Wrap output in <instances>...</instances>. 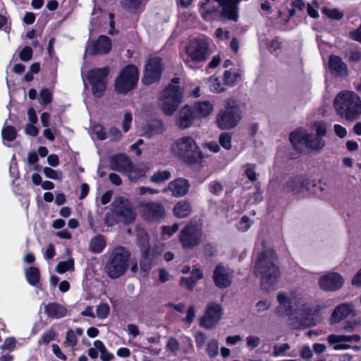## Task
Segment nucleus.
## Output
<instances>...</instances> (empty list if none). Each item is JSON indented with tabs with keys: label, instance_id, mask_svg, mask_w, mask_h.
<instances>
[{
	"label": "nucleus",
	"instance_id": "nucleus-1",
	"mask_svg": "<svg viewBox=\"0 0 361 361\" xmlns=\"http://www.w3.org/2000/svg\"><path fill=\"white\" fill-rule=\"evenodd\" d=\"M276 312L280 316H288L294 328L299 329L316 324L313 308L303 295L297 290L279 291Z\"/></svg>",
	"mask_w": 361,
	"mask_h": 361
},
{
	"label": "nucleus",
	"instance_id": "nucleus-2",
	"mask_svg": "<svg viewBox=\"0 0 361 361\" xmlns=\"http://www.w3.org/2000/svg\"><path fill=\"white\" fill-rule=\"evenodd\" d=\"M263 250L257 257L254 273L260 279V286L267 291L275 289L281 276L279 267L276 265V254L270 248L264 247V241L262 242Z\"/></svg>",
	"mask_w": 361,
	"mask_h": 361
},
{
	"label": "nucleus",
	"instance_id": "nucleus-3",
	"mask_svg": "<svg viewBox=\"0 0 361 361\" xmlns=\"http://www.w3.org/2000/svg\"><path fill=\"white\" fill-rule=\"evenodd\" d=\"M334 106L341 117L349 121L357 119L361 115V99L351 91L339 92L334 99Z\"/></svg>",
	"mask_w": 361,
	"mask_h": 361
},
{
	"label": "nucleus",
	"instance_id": "nucleus-4",
	"mask_svg": "<svg viewBox=\"0 0 361 361\" xmlns=\"http://www.w3.org/2000/svg\"><path fill=\"white\" fill-rule=\"evenodd\" d=\"M172 154L185 163L195 164L200 162L204 155L196 141L191 136H183L173 142Z\"/></svg>",
	"mask_w": 361,
	"mask_h": 361
},
{
	"label": "nucleus",
	"instance_id": "nucleus-5",
	"mask_svg": "<svg viewBox=\"0 0 361 361\" xmlns=\"http://www.w3.org/2000/svg\"><path fill=\"white\" fill-rule=\"evenodd\" d=\"M130 252L124 247L118 246L110 253L104 267L105 273L113 279L123 276L128 268Z\"/></svg>",
	"mask_w": 361,
	"mask_h": 361
},
{
	"label": "nucleus",
	"instance_id": "nucleus-6",
	"mask_svg": "<svg viewBox=\"0 0 361 361\" xmlns=\"http://www.w3.org/2000/svg\"><path fill=\"white\" fill-rule=\"evenodd\" d=\"M241 118L240 105L235 99L231 98L226 102L224 108L218 112L216 123L222 130L231 129L238 124Z\"/></svg>",
	"mask_w": 361,
	"mask_h": 361
},
{
	"label": "nucleus",
	"instance_id": "nucleus-7",
	"mask_svg": "<svg viewBox=\"0 0 361 361\" xmlns=\"http://www.w3.org/2000/svg\"><path fill=\"white\" fill-rule=\"evenodd\" d=\"M290 141L298 150L301 149V146L305 145L312 152H319L326 145V141L322 137L314 135L312 133H308L304 130H298L290 134Z\"/></svg>",
	"mask_w": 361,
	"mask_h": 361
},
{
	"label": "nucleus",
	"instance_id": "nucleus-8",
	"mask_svg": "<svg viewBox=\"0 0 361 361\" xmlns=\"http://www.w3.org/2000/svg\"><path fill=\"white\" fill-rule=\"evenodd\" d=\"M180 78H174L171 83L163 91L160 104L166 115H172L182 102V91L178 85Z\"/></svg>",
	"mask_w": 361,
	"mask_h": 361
},
{
	"label": "nucleus",
	"instance_id": "nucleus-9",
	"mask_svg": "<svg viewBox=\"0 0 361 361\" xmlns=\"http://www.w3.org/2000/svg\"><path fill=\"white\" fill-rule=\"evenodd\" d=\"M138 78L139 71L136 66L133 65L126 66L116 78V92L119 94H126L136 86Z\"/></svg>",
	"mask_w": 361,
	"mask_h": 361
},
{
	"label": "nucleus",
	"instance_id": "nucleus-10",
	"mask_svg": "<svg viewBox=\"0 0 361 361\" xmlns=\"http://www.w3.org/2000/svg\"><path fill=\"white\" fill-rule=\"evenodd\" d=\"M203 240V233L195 224H188L179 233V241L184 249H192Z\"/></svg>",
	"mask_w": 361,
	"mask_h": 361
},
{
	"label": "nucleus",
	"instance_id": "nucleus-11",
	"mask_svg": "<svg viewBox=\"0 0 361 361\" xmlns=\"http://www.w3.org/2000/svg\"><path fill=\"white\" fill-rule=\"evenodd\" d=\"M109 68L104 67L102 68H94L87 73V80L92 85V90L95 97H101L106 88V77Z\"/></svg>",
	"mask_w": 361,
	"mask_h": 361
},
{
	"label": "nucleus",
	"instance_id": "nucleus-12",
	"mask_svg": "<svg viewBox=\"0 0 361 361\" xmlns=\"http://www.w3.org/2000/svg\"><path fill=\"white\" fill-rule=\"evenodd\" d=\"M188 59L185 63L194 68L193 63L204 61L210 55L209 44L206 40H196L190 43L187 48Z\"/></svg>",
	"mask_w": 361,
	"mask_h": 361
},
{
	"label": "nucleus",
	"instance_id": "nucleus-13",
	"mask_svg": "<svg viewBox=\"0 0 361 361\" xmlns=\"http://www.w3.org/2000/svg\"><path fill=\"white\" fill-rule=\"evenodd\" d=\"M112 204L118 221L126 224L134 221L136 213L128 200L120 197L115 200Z\"/></svg>",
	"mask_w": 361,
	"mask_h": 361
},
{
	"label": "nucleus",
	"instance_id": "nucleus-14",
	"mask_svg": "<svg viewBox=\"0 0 361 361\" xmlns=\"http://www.w3.org/2000/svg\"><path fill=\"white\" fill-rule=\"evenodd\" d=\"M223 315V309L219 304L210 302L207 305L204 314L201 317L200 325L211 329L216 326Z\"/></svg>",
	"mask_w": 361,
	"mask_h": 361
},
{
	"label": "nucleus",
	"instance_id": "nucleus-15",
	"mask_svg": "<svg viewBox=\"0 0 361 361\" xmlns=\"http://www.w3.org/2000/svg\"><path fill=\"white\" fill-rule=\"evenodd\" d=\"M163 71L161 59L158 56L149 58L145 67L142 82L145 85H150L158 81Z\"/></svg>",
	"mask_w": 361,
	"mask_h": 361
},
{
	"label": "nucleus",
	"instance_id": "nucleus-16",
	"mask_svg": "<svg viewBox=\"0 0 361 361\" xmlns=\"http://www.w3.org/2000/svg\"><path fill=\"white\" fill-rule=\"evenodd\" d=\"M234 276V271L223 264L216 266L213 272V281L219 288L229 287Z\"/></svg>",
	"mask_w": 361,
	"mask_h": 361
},
{
	"label": "nucleus",
	"instance_id": "nucleus-17",
	"mask_svg": "<svg viewBox=\"0 0 361 361\" xmlns=\"http://www.w3.org/2000/svg\"><path fill=\"white\" fill-rule=\"evenodd\" d=\"M140 215L146 220H157L163 218L165 214V208L159 202H142L138 205Z\"/></svg>",
	"mask_w": 361,
	"mask_h": 361
},
{
	"label": "nucleus",
	"instance_id": "nucleus-18",
	"mask_svg": "<svg viewBox=\"0 0 361 361\" xmlns=\"http://www.w3.org/2000/svg\"><path fill=\"white\" fill-rule=\"evenodd\" d=\"M110 168L113 171L127 174L130 180H135L137 178L133 176L135 171L133 170L130 159L123 154H118L111 157Z\"/></svg>",
	"mask_w": 361,
	"mask_h": 361
},
{
	"label": "nucleus",
	"instance_id": "nucleus-19",
	"mask_svg": "<svg viewBox=\"0 0 361 361\" xmlns=\"http://www.w3.org/2000/svg\"><path fill=\"white\" fill-rule=\"evenodd\" d=\"M344 283L343 276L337 272H329L318 280L319 288L325 291H336L341 288Z\"/></svg>",
	"mask_w": 361,
	"mask_h": 361
},
{
	"label": "nucleus",
	"instance_id": "nucleus-20",
	"mask_svg": "<svg viewBox=\"0 0 361 361\" xmlns=\"http://www.w3.org/2000/svg\"><path fill=\"white\" fill-rule=\"evenodd\" d=\"M310 180L305 176H298L289 178L283 186V190L297 195L308 189Z\"/></svg>",
	"mask_w": 361,
	"mask_h": 361
},
{
	"label": "nucleus",
	"instance_id": "nucleus-21",
	"mask_svg": "<svg viewBox=\"0 0 361 361\" xmlns=\"http://www.w3.org/2000/svg\"><path fill=\"white\" fill-rule=\"evenodd\" d=\"M189 188L190 184L186 179L177 178L171 181L163 192H171L173 197H183L188 193Z\"/></svg>",
	"mask_w": 361,
	"mask_h": 361
},
{
	"label": "nucleus",
	"instance_id": "nucleus-22",
	"mask_svg": "<svg viewBox=\"0 0 361 361\" xmlns=\"http://www.w3.org/2000/svg\"><path fill=\"white\" fill-rule=\"evenodd\" d=\"M111 49V40L105 35H101L97 40L94 43L92 48L87 49L92 55H102L106 54L110 51Z\"/></svg>",
	"mask_w": 361,
	"mask_h": 361
},
{
	"label": "nucleus",
	"instance_id": "nucleus-23",
	"mask_svg": "<svg viewBox=\"0 0 361 361\" xmlns=\"http://www.w3.org/2000/svg\"><path fill=\"white\" fill-rule=\"evenodd\" d=\"M354 307L350 303H342L336 306L331 316V323L336 324L353 314Z\"/></svg>",
	"mask_w": 361,
	"mask_h": 361
},
{
	"label": "nucleus",
	"instance_id": "nucleus-24",
	"mask_svg": "<svg viewBox=\"0 0 361 361\" xmlns=\"http://www.w3.org/2000/svg\"><path fill=\"white\" fill-rule=\"evenodd\" d=\"M329 68L331 73L337 77L345 76L348 74L347 65L336 55H331L329 59Z\"/></svg>",
	"mask_w": 361,
	"mask_h": 361
},
{
	"label": "nucleus",
	"instance_id": "nucleus-25",
	"mask_svg": "<svg viewBox=\"0 0 361 361\" xmlns=\"http://www.w3.org/2000/svg\"><path fill=\"white\" fill-rule=\"evenodd\" d=\"M164 131V127L162 122L154 120L146 123L142 127L141 135L145 137L151 138L163 133Z\"/></svg>",
	"mask_w": 361,
	"mask_h": 361
},
{
	"label": "nucleus",
	"instance_id": "nucleus-26",
	"mask_svg": "<svg viewBox=\"0 0 361 361\" xmlns=\"http://www.w3.org/2000/svg\"><path fill=\"white\" fill-rule=\"evenodd\" d=\"M197 117L192 106L188 105L183 107L179 113L178 126L182 129L189 128Z\"/></svg>",
	"mask_w": 361,
	"mask_h": 361
},
{
	"label": "nucleus",
	"instance_id": "nucleus-27",
	"mask_svg": "<svg viewBox=\"0 0 361 361\" xmlns=\"http://www.w3.org/2000/svg\"><path fill=\"white\" fill-rule=\"evenodd\" d=\"M192 108L197 119L207 118L214 111V106L209 101L197 102L192 106Z\"/></svg>",
	"mask_w": 361,
	"mask_h": 361
},
{
	"label": "nucleus",
	"instance_id": "nucleus-28",
	"mask_svg": "<svg viewBox=\"0 0 361 361\" xmlns=\"http://www.w3.org/2000/svg\"><path fill=\"white\" fill-rule=\"evenodd\" d=\"M67 308L58 302H49L44 308L45 314L51 319H61L67 314Z\"/></svg>",
	"mask_w": 361,
	"mask_h": 361
},
{
	"label": "nucleus",
	"instance_id": "nucleus-29",
	"mask_svg": "<svg viewBox=\"0 0 361 361\" xmlns=\"http://www.w3.org/2000/svg\"><path fill=\"white\" fill-rule=\"evenodd\" d=\"M327 341L335 350H345L351 348L346 335L331 334L327 336Z\"/></svg>",
	"mask_w": 361,
	"mask_h": 361
},
{
	"label": "nucleus",
	"instance_id": "nucleus-30",
	"mask_svg": "<svg viewBox=\"0 0 361 361\" xmlns=\"http://www.w3.org/2000/svg\"><path fill=\"white\" fill-rule=\"evenodd\" d=\"M192 205L187 200L178 201L173 207L174 215L179 219L185 218L192 213Z\"/></svg>",
	"mask_w": 361,
	"mask_h": 361
},
{
	"label": "nucleus",
	"instance_id": "nucleus-31",
	"mask_svg": "<svg viewBox=\"0 0 361 361\" xmlns=\"http://www.w3.org/2000/svg\"><path fill=\"white\" fill-rule=\"evenodd\" d=\"M83 334V330L80 327H78L75 330L69 329L66 331L63 346L66 348H74L78 342V336Z\"/></svg>",
	"mask_w": 361,
	"mask_h": 361
},
{
	"label": "nucleus",
	"instance_id": "nucleus-32",
	"mask_svg": "<svg viewBox=\"0 0 361 361\" xmlns=\"http://www.w3.org/2000/svg\"><path fill=\"white\" fill-rule=\"evenodd\" d=\"M241 80V72L239 71L227 70L224 73V84L226 86H234Z\"/></svg>",
	"mask_w": 361,
	"mask_h": 361
},
{
	"label": "nucleus",
	"instance_id": "nucleus-33",
	"mask_svg": "<svg viewBox=\"0 0 361 361\" xmlns=\"http://www.w3.org/2000/svg\"><path fill=\"white\" fill-rule=\"evenodd\" d=\"M106 242L104 238L98 235L92 238L90 242V250L94 253H100L105 247Z\"/></svg>",
	"mask_w": 361,
	"mask_h": 361
},
{
	"label": "nucleus",
	"instance_id": "nucleus-34",
	"mask_svg": "<svg viewBox=\"0 0 361 361\" xmlns=\"http://www.w3.org/2000/svg\"><path fill=\"white\" fill-rule=\"evenodd\" d=\"M27 281L32 286H36L39 282L40 273L37 267H31L25 271Z\"/></svg>",
	"mask_w": 361,
	"mask_h": 361
},
{
	"label": "nucleus",
	"instance_id": "nucleus-35",
	"mask_svg": "<svg viewBox=\"0 0 361 361\" xmlns=\"http://www.w3.org/2000/svg\"><path fill=\"white\" fill-rule=\"evenodd\" d=\"M137 245L140 247V252H149L150 245L148 235L143 230H140L137 233Z\"/></svg>",
	"mask_w": 361,
	"mask_h": 361
},
{
	"label": "nucleus",
	"instance_id": "nucleus-36",
	"mask_svg": "<svg viewBox=\"0 0 361 361\" xmlns=\"http://www.w3.org/2000/svg\"><path fill=\"white\" fill-rule=\"evenodd\" d=\"M154 257L151 255L150 252H141L140 259V269L145 272L149 271L152 267V261Z\"/></svg>",
	"mask_w": 361,
	"mask_h": 361
},
{
	"label": "nucleus",
	"instance_id": "nucleus-37",
	"mask_svg": "<svg viewBox=\"0 0 361 361\" xmlns=\"http://www.w3.org/2000/svg\"><path fill=\"white\" fill-rule=\"evenodd\" d=\"M171 172L168 170L158 171L150 176L149 180L154 183H161L171 178Z\"/></svg>",
	"mask_w": 361,
	"mask_h": 361
},
{
	"label": "nucleus",
	"instance_id": "nucleus-38",
	"mask_svg": "<svg viewBox=\"0 0 361 361\" xmlns=\"http://www.w3.org/2000/svg\"><path fill=\"white\" fill-rule=\"evenodd\" d=\"M312 132H314L315 135L324 137L326 135V124L322 121L312 123L310 126Z\"/></svg>",
	"mask_w": 361,
	"mask_h": 361
},
{
	"label": "nucleus",
	"instance_id": "nucleus-39",
	"mask_svg": "<svg viewBox=\"0 0 361 361\" xmlns=\"http://www.w3.org/2000/svg\"><path fill=\"white\" fill-rule=\"evenodd\" d=\"M322 12L326 15L329 19L334 20H340L344 16L343 12L338 8H329L327 7H324L322 9Z\"/></svg>",
	"mask_w": 361,
	"mask_h": 361
},
{
	"label": "nucleus",
	"instance_id": "nucleus-40",
	"mask_svg": "<svg viewBox=\"0 0 361 361\" xmlns=\"http://www.w3.org/2000/svg\"><path fill=\"white\" fill-rule=\"evenodd\" d=\"M206 352L211 358L215 357L219 353V343L216 339H210L206 345Z\"/></svg>",
	"mask_w": 361,
	"mask_h": 361
},
{
	"label": "nucleus",
	"instance_id": "nucleus-41",
	"mask_svg": "<svg viewBox=\"0 0 361 361\" xmlns=\"http://www.w3.org/2000/svg\"><path fill=\"white\" fill-rule=\"evenodd\" d=\"M56 270L59 274H63L68 271H73L74 270L73 259H69L67 261L60 262L57 264Z\"/></svg>",
	"mask_w": 361,
	"mask_h": 361
},
{
	"label": "nucleus",
	"instance_id": "nucleus-42",
	"mask_svg": "<svg viewBox=\"0 0 361 361\" xmlns=\"http://www.w3.org/2000/svg\"><path fill=\"white\" fill-rule=\"evenodd\" d=\"M224 85L217 77L212 76L209 78V89L213 92L219 93L224 91Z\"/></svg>",
	"mask_w": 361,
	"mask_h": 361
},
{
	"label": "nucleus",
	"instance_id": "nucleus-43",
	"mask_svg": "<svg viewBox=\"0 0 361 361\" xmlns=\"http://www.w3.org/2000/svg\"><path fill=\"white\" fill-rule=\"evenodd\" d=\"M1 135L4 140L13 141L16 137L17 132L13 126H7L2 129Z\"/></svg>",
	"mask_w": 361,
	"mask_h": 361
},
{
	"label": "nucleus",
	"instance_id": "nucleus-44",
	"mask_svg": "<svg viewBox=\"0 0 361 361\" xmlns=\"http://www.w3.org/2000/svg\"><path fill=\"white\" fill-rule=\"evenodd\" d=\"M110 311L109 305L105 302H100L96 308V314L97 317L99 319H106Z\"/></svg>",
	"mask_w": 361,
	"mask_h": 361
},
{
	"label": "nucleus",
	"instance_id": "nucleus-45",
	"mask_svg": "<svg viewBox=\"0 0 361 361\" xmlns=\"http://www.w3.org/2000/svg\"><path fill=\"white\" fill-rule=\"evenodd\" d=\"M166 348L175 355L180 350V343L175 337L171 336L168 339Z\"/></svg>",
	"mask_w": 361,
	"mask_h": 361
},
{
	"label": "nucleus",
	"instance_id": "nucleus-46",
	"mask_svg": "<svg viewBox=\"0 0 361 361\" xmlns=\"http://www.w3.org/2000/svg\"><path fill=\"white\" fill-rule=\"evenodd\" d=\"M97 344L99 345L97 348L99 350L100 359L102 361H111L113 360L114 357V355L107 350L104 343L102 345L99 343Z\"/></svg>",
	"mask_w": 361,
	"mask_h": 361
},
{
	"label": "nucleus",
	"instance_id": "nucleus-47",
	"mask_svg": "<svg viewBox=\"0 0 361 361\" xmlns=\"http://www.w3.org/2000/svg\"><path fill=\"white\" fill-rule=\"evenodd\" d=\"M219 143L226 149L231 148V135L228 133H223L219 136Z\"/></svg>",
	"mask_w": 361,
	"mask_h": 361
},
{
	"label": "nucleus",
	"instance_id": "nucleus-48",
	"mask_svg": "<svg viewBox=\"0 0 361 361\" xmlns=\"http://www.w3.org/2000/svg\"><path fill=\"white\" fill-rule=\"evenodd\" d=\"M43 173L47 178L50 179L61 180L62 178V173L61 172L56 171L49 167H44L43 169Z\"/></svg>",
	"mask_w": 361,
	"mask_h": 361
},
{
	"label": "nucleus",
	"instance_id": "nucleus-49",
	"mask_svg": "<svg viewBox=\"0 0 361 361\" xmlns=\"http://www.w3.org/2000/svg\"><path fill=\"white\" fill-rule=\"evenodd\" d=\"M245 173L247 178L252 181L254 182L257 180V173L255 171V165L247 164L245 166Z\"/></svg>",
	"mask_w": 361,
	"mask_h": 361
},
{
	"label": "nucleus",
	"instance_id": "nucleus-50",
	"mask_svg": "<svg viewBox=\"0 0 361 361\" xmlns=\"http://www.w3.org/2000/svg\"><path fill=\"white\" fill-rule=\"evenodd\" d=\"M252 222L249 217L243 216L237 224L238 229L242 232L247 231L251 226Z\"/></svg>",
	"mask_w": 361,
	"mask_h": 361
},
{
	"label": "nucleus",
	"instance_id": "nucleus-51",
	"mask_svg": "<svg viewBox=\"0 0 361 361\" xmlns=\"http://www.w3.org/2000/svg\"><path fill=\"white\" fill-rule=\"evenodd\" d=\"M195 340L197 345V347L199 348H202L207 339V335L202 331H197L195 335Z\"/></svg>",
	"mask_w": 361,
	"mask_h": 361
},
{
	"label": "nucleus",
	"instance_id": "nucleus-52",
	"mask_svg": "<svg viewBox=\"0 0 361 361\" xmlns=\"http://www.w3.org/2000/svg\"><path fill=\"white\" fill-rule=\"evenodd\" d=\"M121 3L124 8L135 10L140 6L141 0H122Z\"/></svg>",
	"mask_w": 361,
	"mask_h": 361
},
{
	"label": "nucleus",
	"instance_id": "nucleus-53",
	"mask_svg": "<svg viewBox=\"0 0 361 361\" xmlns=\"http://www.w3.org/2000/svg\"><path fill=\"white\" fill-rule=\"evenodd\" d=\"M260 338L257 336L249 335L246 337V345L248 348H255L260 344Z\"/></svg>",
	"mask_w": 361,
	"mask_h": 361
},
{
	"label": "nucleus",
	"instance_id": "nucleus-54",
	"mask_svg": "<svg viewBox=\"0 0 361 361\" xmlns=\"http://www.w3.org/2000/svg\"><path fill=\"white\" fill-rule=\"evenodd\" d=\"M290 349V345L288 343H282L275 345L274 347L273 354L275 357L282 355L286 351Z\"/></svg>",
	"mask_w": 361,
	"mask_h": 361
},
{
	"label": "nucleus",
	"instance_id": "nucleus-55",
	"mask_svg": "<svg viewBox=\"0 0 361 361\" xmlns=\"http://www.w3.org/2000/svg\"><path fill=\"white\" fill-rule=\"evenodd\" d=\"M51 101V92L49 90L45 88L40 92V103L42 104H47Z\"/></svg>",
	"mask_w": 361,
	"mask_h": 361
},
{
	"label": "nucleus",
	"instance_id": "nucleus-56",
	"mask_svg": "<svg viewBox=\"0 0 361 361\" xmlns=\"http://www.w3.org/2000/svg\"><path fill=\"white\" fill-rule=\"evenodd\" d=\"M97 343H99L101 345L103 344V342L100 340H96L94 341L93 343V347L92 348H89L87 353H88V355L92 358V359H96L98 357V355H99V350L98 349L97 346L99 345H97Z\"/></svg>",
	"mask_w": 361,
	"mask_h": 361
},
{
	"label": "nucleus",
	"instance_id": "nucleus-57",
	"mask_svg": "<svg viewBox=\"0 0 361 361\" xmlns=\"http://www.w3.org/2000/svg\"><path fill=\"white\" fill-rule=\"evenodd\" d=\"M116 218L114 209H113L111 212H109L105 215L104 223L107 226H112L118 222V220Z\"/></svg>",
	"mask_w": 361,
	"mask_h": 361
},
{
	"label": "nucleus",
	"instance_id": "nucleus-58",
	"mask_svg": "<svg viewBox=\"0 0 361 361\" xmlns=\"http://www.w3.org/2000/svg\"><path fill=\"white\" fill-rule=\"evenodd\" d=\"M179 225L177 223L173 224L172 226H162V233L168 236L173 235L178 230Z\"/></svg>",
	"mask_w": 361,
	"mask_h": 361
},
{
	"label": "nucleus",
	"instance_id": "nucleus-59",
	"mask_svg": "<svg viewBox=\"0 0 361 361\" xmlns=\"http://www.w3.org/2000/svg\"><path fill=\"white\" fill-rule=\"evenodd\" d=\"M32 56V50L30 47H25L19 54L20 59L23 61H28Z\"/></svg>",
	"mask_w": 361,
	"mask_h": 361
},
{
	"label": "nucleus",
	"instance_id": "nucleus-60",
	"mask_svg": "<svg viewBox=\"0 0 361 361\" xmlns=\"http://www.w3.org/2000/svg\"><path fill=\"white\" fill-rule=\"evenodd\" d=\"M195 317V309L193 305H191L188 307L186 317L183 319V321L187 324H191Z\"/></svg>",
	"mask_w": 361,
	"mask_h": 361
},
{
	"label": "nucleus",
	"instance_id": "nucleus-61",
	"mask_svg": "<svg viewBox=\"0 0 361 361\" xmlns=\"http://www.w3.org/2000/svg\"><path fill=\"white\" fill-rule=\"evenodd\" d=\"M55 337V331L53 329H49L42 334L41 339L44 343L47 344L50 341L54 340Z\"/></svg>",
	"mask_w": 361,
	"mask_h": 361
},
{
	"label": "nucleus",
	"instance_id": "nucleus-62",
	"mask_svg": "<svg viewBox=\"0 0 361 361\" xmlns=\"http://www.w3.org/2000/svg\"><path fill=\"white\" fill-rule=\"evenodd\" d=\"M51 349L53 353L57 358L62 360L63 361H66L67 360L66 355L61 351L60 347L57 344H52Z\"/></svg>",
	"mask_w": 361,
	"mask_h": 361
},
{
	"label": "nucleus",
	"instance_id": "nucleus-63",
	"mask_svg": "<svg viewBox=\"0 0 361 361\" xmlns=\"http://www.w3.org/2000/svg\"><path fill=\"white\" fill-rule=\"evenodd\" d=\"M16 347V340L13 338H6L3 345L1 346V348L3 350H12Z\"/></svg>",
	"mask_w": 361,
	"mask_h": 361
},
{
	"label": "nucleus",
	"instance_id": "nucleus-64",
	"mask_svg": "<svg viewBox=\"0 0 361 361\" xmlns=\"http://www.w3.org/2000/svg\"><path fill=\"white\" fill-rule=\"evenodd\" d=\"M271 305V303L269 300H259L257 303L256 307L257 308L258 312H264L265 310H269L270 308Z\"/></svg>",
	"mask_w": 361,
	"mask_h": 361
}]
</instances>
